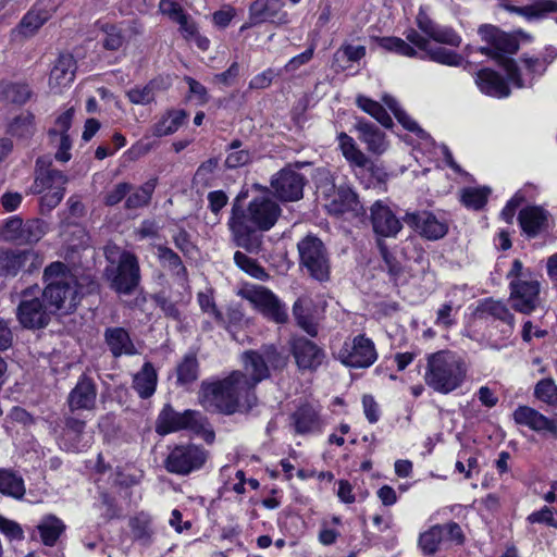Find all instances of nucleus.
I'll return each instance as SVG.
<instances>
[{
    "mask_svg": "<svg viewBox=\"0 0 557 557\" xmlns=\"http://www.w3.org/2000/svg\"><path fill=\"white\" fill-rule=\"evenodd\" d=\"M281 212L278 203L269 193L253 197L246 209L234 206L228 220L233 242L249 253H259L263 244V236L259 232L270 231Z\"/></svg>",
    "mask_w": 557,
    "mask_h": 557,
    "instance_id": "1",
    "label": "nucleus"
},
{
    "mask_svg": "<svg viewBox=\"0 0 557 557\" xmlns=\"http://www.w3.org/2000/svg\"><path fill=\"white\" fill-rule=\"evenodd\" d=\"M300 264L309 274L320 281L330 277V260L323 243L314 236H306L298 245Z\"/></svg>",
    "mask_w": 557,
    "mask_h": 557,
    "instance_id": "6",
    "label": "nucleus"
},
{
    "mask_svg": "<svg viewBox=\"0 0 557 557\" xmlns=\"http://www.w3.org/2000/svg\"><path fill=\"white\" fill-rule=\"evenodd\" d=\"M42 263L34 250H0V276H15L20 271H33Z\"/></svg>",
    "mask_w": 557,
    "mask_h": 557,
    "instance_id": "13",
    "label": "nucleus"
},
{
    "mask_svg": "<svg viewBox=\"0 0 557 557\" xmlns=\"http://www.w3.org/2000/svg\"><path fill=\"white\" fill-rule=\"evenodd\" d=\"M41 289L33 286L22 293L17 307V320L25 329H42L48 325L53 310L44 304Z\"/></svg>",
    "mask_w": 557,
    "mask_h": 557,
    "instance_id": "5",
    "label": "nucleus"
},
{
    "mask_svg": "<svg viewBox=\"0 0 557 557\" xmlns=\"http://www.w3.org/2000/svg\"><path fill=\"white\" fill-rule=\"evenodd\" d=\"M197 298L203 312L210 314L218 322L223 321L222 313L218 310L211 292H200L198 293Z\"/></svg>",
    "mask_w": 557,
    "mask_h": 557,
    "instance_id": "62",
    "label": "nucleus"
},
{
    "mask_svg": "<svg viewBox=\"0 0 557 557\" xmlns=\"http://www.w3.org/2000/svg\"><path fill=\"white\" fill-rule=\"evenodd\" d=\"M339 149L344 158L352 165L358 168H366L370 159L360 150L355 139L342 132L337 135Z\"/></svg>",
    "mask_w": 557,
    "mask_h": 557,
    "instance_id": "35",
    "label": "nucleus"
},
{
    "mask_svg": "<svg viewBox=\"0 0 557 557\" xmlns=\"http://www.w3.org/2000/svg\"><path fill=\"white\" fill-rule=\"evenodd\" d=\"M9 132L18 138H28L34 133V116L25 113L15 117L10 124Z\"/></svg>",
    "mask_w": 557,
    "mask_h": 557,
    "instance_id": "53",
    "label": "nucleus"
},
{
    "mask_svg": "<svg viewBox=\"0 0 557 557\" xmlns=\"http://www.w3.org/2000/svg\"><path fill=\"white\" fill-rule=\"evenodd\" d=\"M247 383L233 377V372L223 380L202 383L200 403L207 410L232 414L251 408L256 396L247 388Z\"/></svg>",
    "mask_w": 557,
    "mask_h": 557,
    "instance_id": "2",
    "label": "nucleus"
},
{
    "mask_svg": "<svg viewBox=\"0 0 557 557\" xmlns=\"http://www.w3.org/2000/svg\"><path fill=\"white\" fill-rule=\"evenodd\" d=\"M47 225L39 219L29 220L23 225V234L21 235V244H34L40 240L46 234Z\"/></svg>",
    "mask_w": 557,
    "mask_h": 557,
    "instance_id": "48",
    "label": "nucleus"
},
{
    "mask_svg": "<svg viewBox=\"0 0 557 557\" xmlns=\"http://www.w3.org/2000/svg\"><path fill=\"white\" fill-rule=\"evenodd\" d=\"M502 7L506 11L521 15L527 20H539L549 13L557 12V0H543L525 7H516L504 3Z\"/></svg>",
    "mask_w": 557,
    "mask_h": 557,
    "instance_id": "30",
    "label": "nucleus"
},
{
    "mask_svg": "<svg viewBox=\"0 0 557 557\" xmlns=\"http://www.w3.org/2000/svg\"><path fill=\"white\" fill-rule=\"evenodd\" d=\"M64 190L65 186L40 193L42 195L40 199L41 211H51L53 208H55L63 199Z\"/></svg>",
    "mask_w": 557,
    "mask_h": 557,
    "instance_id": "63",
    "label": "nucleus"
},
{
    "mask_svg": "<svg viewBox=\"0 0 557 557\" xmlns=\"http://www.w3.org/2000/svg\"><path fill=\"white\" fill-rule=\"evenodd\" d=\"M49 18L47 11L32 10L29 11L20 23V33L28 37L34 35Z\"/></svg>",
    "mask_w": 557,
    "mask_h": 557,
    "instance_id": "43",
    "label": "nucleus"
},
{
    "mask_svg": "<svg viewBox=\"0 0 557 557\" xmlns=\"http://www.w3.org/2000/svg\"><path fill=\"white\" fill-rule=\"evenodd\" d=\"M312 302L307 297H301L293 306V314L299 327L310 336L318 335V323L311 313Z\"/></svg>",
    "mask_w": 557,
    "mask_h": 557,
    "instance_id": "32",
    "label": "nucleus"
},
{
    "mask_svg": "<svg viewBox=\"0 0 557 557\" xmlns=\"http://www.w3.org/2000/svg\"><path fill=\"white\" fill-rule=\"evenodd\" d=\"M479 34L482 40L490 46L480 48L483 54L499 59L503 53L515 54L519 49L517 38L496 26L483 25L479 28Z\"/></svg>",
    "mask_w": 557,
    "mask_h": 557,
    "instance_id": "12",
    "label": "nucleus"
},
{
    "mask_svg": "<svg viewBox=\"0 0 557 557\" xmlns=\"http://www.w3.org/2000/svg\"><path fill=\"white\" fill-rule=\"evenodd\" d=\"M156 188V180H149L140 187L135 189L126 199L125 207L127 209H138L147 206L152 197Z\"/></svg>",
    "mask_w": 557,
    "mask_h": 557,
    "instance_id": "42",
    "label": "nucleus"
},
{
    "mask_svg": "<svg viewBox=\"0 0 557 557\" xmlns=\"http://www.w3.org/2000/svg\"><path fill=\"white\" fill-rule=\"evenodd\" d=\"M490 193L487 187H468L461 191V201L466 207L479 210L486 203Z\"/></svg>",
    "mask_w": 557,
    "mask_h": 557,
    "instance_id": "44",
    "label": "nucleus"
},
{
    "mask_svg": "<svg viewBox=\"0 0 557 557\" xmlns=\"http://www.w3.org/2000/svg\"><path fill=\"white\" fill-rule=\"evenodd\" d=\"M371 222L374 232L383 237L395 236L401 230L400 221L382 201H376L371 207Z\"/></svg>",
    "mask_w": 557,
    "mask_h": 557,
    "instance_id": "21",
    "label": "nucleus"
},
{
    "mask_svg": "<svg viewBox=\"0 0 557 557\" xmlns=\"http://www.w3.org/2000/svg\"><path fill=\"white\" fill-rule=\"evenodd\" d=\"M404 221L430 240L440 239L448 232L447 224L428 211L406 213Z\"/></svg>",
    "mask_w": 557,
    "mask_h": 557,
    "instance_id": "18",
    "label": "nucleus"
},
{
    "mask_svg": "<svg viewBox=\"0 0 557 557\" xmlns=\"http://www.w3.org/2000/svg\"><path fill=\"white\" fill-rule=\"evenodd\" d=\"M510 302L512 309L518 312L530 314L539 305L540 282L536 278L511 280Z\"/></svg>",
    "mask_w": 557,
    "mask_h": 557,
    "instance_id": "11",
    "label": "nucleus"
},
{
    "mask_svg": "<svg viewBox=\"0 0 557 557\" xmlns=\"http://www.w3.org/2000/svg\"><path fill=\"white\" fill-rule=\"evenodd\" d=\"M40 539L47 546H53L65 530V524L53 515L45 516L37 525Z\"/></svg>",
    "mask_w": 557,
    "mask_h": 557,
    "instance_id": "36",
    "label": "nucleus"
},
{
    "mask_svg": "<svg viewBox=\"0 0 557 557\" xmlns=\"http://www.w3.org/2000/svg\"><path fill=\"white\" fill-rule=\"evenodd\" d=\"M157 372L150 362H146L141 370L134 375L133 387L141 398L153 395L157 386Z\"/></svg>",
    "mask_w": 557,
    "mask_h": 557,
    "instance_id": "33",
    "label": "nucleus"
},
{
    "mask_svg": "<svg viewBox=\"0 0 557 557\" xmlns=\"http://www.w3.org/2000/svg\"><path fill=\"white\" fill-rule=\"evenodd\" d=\"M515 422L535 432L547 431L557 435V424L529 406H519L512 413Z\"/></svg>",
    "mask_w": 557,
    "mask_h": 557,
    "instance_id": "22",
    "label": "nucleus"
},
{
    "mask_svg": "<svg viewBox=\"0 0 557 557\" xmlns=\"http://www.w3.org/2000/svg\"><path fill=\"white\" fill-rule=\"evenodd\" d=\"M468 373L465 359L451 350H440L426 357L425 384L434 392L447 395L463 384Z\"/></svg>",
    "mask_w": 557,
    "mask_h": 557,
    "instance_id": "3",
    "label": "nucleus"
},
{
    "mask_svg": "<svg viewBox=\"0 0 557 557\" xmlns=\"http://www.w3.org/2000/svg\"><path fill=\"white\" fill-rule=\"evenodd\" d=\"M290 351L301 371H315L324 361V350L306 337H296L290 342Z\"/></svg>",
    "mask_w": 557,
    "mask_h": 557,
    "instance_id": "15",
    "label": "nucleus"
},
{
    "mask_svg": "<svg viewBox=\"0 0 557 557\" xmlns=\"http://www.w3.org/2000/svg\"><path fill=\"white\" fill-rule=\"evenodd\" d=\"M173 242L175 247L184 255L191 256L196 251V246L190 240V235L185 230H178L173 234Z\"/></svg>",
    "mask_w": 557,
    "mask_h": 557,
    "instance_id": "64",
    "label": "nucleus"
},
{
    "mask_svg": "<svg viewBox=\"0 0 557 557\" xmlns=\"http://www.w3.org/2000/svg\"><path fill=\"white\" fill-rule=\"evenodd\" d=\"M129 101L134 104L146 106L154 100V83L150 82L144 87H136L127 92Z\"/></svg>",
    "mask_w": 557,
    "mask_h": 557,
    "instance_id": "57",
    "label": "nucleus"
},
{
    "mask_svg": "<svg viewBox=\"0 0 557 557\" xmlns=\"http://www.w3.org/2000/svg\"><path fill=\"white\" fill-rule=\"evenodd\" d=\"M23 221L17 216L7 220L2 228V237L8 242H17L21 244V235L23 234Z\"/></svg>",
    "mask_w": 557,
    "mask_h": 557,
    "instance_id": "60",
    "label": "nucleus"
},
{
    "mask_svg": "<svg viewBox=\"0 0 557 557\" xmlns=\"http://www.w3.org/2000/svg\"><path fill=\"white\" fill-rule=\"evenodd\" d=\"M242 143L239 140H234L230 145V152L225 159V165L230 169H236L247 164L250 159V152L246 149H240Z\"/></svg>",
    "mask_w": 557,
    "mask_h": 557,
    "instance_id": "54",
    "label": "nucleus"
},
{
    "mask_svg": "<svg viewBox=\"0 0 557 557\" xmlns=\"http://www.w3.org/2000/svg\"><path fill=\"white\" fill-rule=\"evenodd\" d=\"M97 388L91 379L83 375L70 392L67 404L71 411L92 410L96 406Z\"/></svg>",
    "mask_w": 557,
    "mask_h": 557,
    "instance_id": "20",
    "label": "nucleus"
},
{
    "mask_svg": "<svg viewBox=\"0 0 557 557\" xmlns=\"http://www.w3.org/2000/svg\"><path fill=\"white\" fill-rule=\"evenodd\" d=\"M475 83L480 90L488 96L503 98L510 94L504 78L491 69H483L476 73Z\"/></svg>",
    "mask_w": 557,
    "mask_h": 557,
    "instance_id": "28",
    "label": "nucleus"
},
{
    "mask_svg": "<svg viewBox=\"0 0 557 557\" xmlns=\"http://www.w3.org/2000/svg\"><path fill=\"white\" fill-rule=\"evenodd\" d=\"M482 311L488 313L509 324L513 321V315L509 312L505 304L498 300L488 299L482 304Z\"/></svg>",
    "mask_w": 557,
    "mask_h": 557,
    "instance_id": "58",
    "label": "nucleus"
},
{
    "mask_svg": "<svg viewBox=\"0 0 557 557\" xmlns=\"http://www.w3.org/2000/svg\"><path fill=\"white\" fill-rule=\"evenodd\" d=\"M106 273L110 281V287L119 294H131L140 281L138 260L129 251H122L117 265L107 268Z\"/></svg>",
    "mask_w": 557,
    "mask_h": 557,
    "instance_id": "7",
    "label": "nucleus"
},
{
    "mask_svg": "<svg viewBox=\"0 0 557 557\" xmlns=\"http://www.w3.org/2000/svg\"><path fill=\"white\" fill-rule=\"evenodd\" d=\"M0 493L15 499L25 495V485L22 476L7 469H0Z\"/></svg>",
    "mask_w": 557,
    "mask_h": 557,
    "instance_id": "37",
    "label": "nucleus"
},
{
    "mask_svg": "<svg viewBox=\"0 0 557 557\" xmlns=\"http://www.w3.org/2000/svg\"><path fill=\"white\" fill-rule=\"evenodd\" d=\"M425 52L432 61L444 65L460 66L462 64L463 59L460 54L443 47H429Z\"/></svg>",
    "mask_w": 557,
    "mask_h": 557,
    "instance_id": "46",
    "label": "nucleus"
},
{
    "mask_svg": "<svg viewBox=\"0 0 557 557\" xmlns=\"http://www.w3.org/2000/svg\"><path fill=\"white\" fill-rule=\"evenodd\" d=\"M244 372L233 371V377L247 383V388L253 393L255 387L270 375L269 366L263 355L258 350H248L242 357Z\"/></svg>",
    "mask_w": 557,
    "mask_h": 557,
    "instance_id": "14",
    "label": "nucleus"
},
{
    "mask_svg": "<svg viewBox=\"0 0 557 557\" xmlns=\"http://www.w3.org/2000/svg\"><path fill=\"white\" fill-rule=\"evenodd\" d=\"M518 220L523 232L534 237L546 226L547 215L540 207H528L520 211Z\"/></svg>",
    "mask_w": 557,
    "mask_h": 557,
    "instance_id": "29",
    "label": "nucleus"
},
{
    "mask_svg": "<svg viewBox=\"0 0 557 557\" xmlns=\"http://www.w3.org/2000/svg\"><path fill=\"white\" fill-rule=\"evenodd\" d=\"M129 527L136 541L144 545H148L151 542L153 532L151 529V518L148 515L141 512L129 520Z\"/></svg>",
    "mask_w": 557,
    "mask_h": 557,
    "instance_id": "39",
    "label": "nucleus"
},
{
    "mask_svg": "<svg viewBox=\"0 0 557 557\" xmlns=\"http://www.w3.org/2000/svg\"><path fill=\"white\" fill-rule=\"evenodd\" d=\"M46 287L41 295L53 310L73 311L81 300L77 281L62 262H52L45 269Z\"/></svg>",
    "mask_w": 557,
    "mask_h": 557,
    "instance_id": "4",
    "label": "nucleus"
},
{
    "mask_svg": "<svg viewBox=\"0 0 557 557\" xmlns=\"http://www.w3.org/2000/svg\"><path fill=\"white\" fill-rule=\"evenodd\" d=\"M207 457V451L197 445H178L170 451L164 466L171 473L186 475L200 469Z\"/></svg>",
    "mask_w": 557,
    "mask_h": 557,
    "instance_id": "10",
    "label": "nucleus"
},
{
    "mask_svg": "<svg viewBox=\"0 0 557 557\" xmlns=\"http://www.w3.org/2000/svg\"><path fill=\"white\" fill-rule=\"evenodd\" d=\"M263 355L269 368L283 369L287 366L288 358L277 350L274 345H264L259 350Z\"/></svg>",
    "mask_w": 557,
    "mask_h": 557,
    "instance_id": "56",
    "label": "nucleus"
},
{
    "mask_svg": "<svg viewBox=\"0 0 557 557\" xmlns=\"http://www.w3.org/2000/svg\"><path fill=\"white\" fill-rule=\"evenodd\" d=\"M218 164L219 160L216 158H210L207 161L202 162L195 173V182L202 184L203 186H208L212 177V174L218 168Z\"/></svg>",
    "mask_w": 557,
    "mask_h": 557,
    "instance_id": "61",
    "label": "nucleus"
},
{
    "mask_svg": "<svg viewBox=\"0 0 557 557\" xmlns=\"http://www.w3.org/2000/svg\"><path fill=\"white\" fill-rule=\"evenodd\" d=\"M66 183L67 177L61 171L54 169L40 170L30 190L32 193H44L57 189V187H64Z\"/></svg>",
    "mask_w": 557,
    "mask_h": 557,
    "instance_id": "34",
    "label": "nucleus"
},
{
    "mask_svg": "<svg viewBox=\"0 0 557 557\" xmlns=\"http://www.w3.org/2000/svg\"><path fill=\"white\" fill-rule=\"evenodd\" d=\"M206 424L207 420L198 411L185 410L184 412H177L166 406L159 416L157 432L168 434L181 430H191L200 433L206 430Z\"/></svg>",
    "mask_w": 557,
    "mask_h": 557,
    "instance_id": "9",
    "label": "nucleus"
},
{
    "mask_svg": "<svg viewBox=\"0 0 557 557\" xmlns=\"http://www.w3.org/2000/svg\"><path fill=\"white\" fill-rule=\"evenodd\" d=\"M376 41L380 48L387 51H395L398 54L410 58L417 54V51L409 44L398 37H383Z\"/></svg>",
    "mask_w": 557,
    "mask_h": 557,
    "instance_id": "50",
    "label": "nucleus"
},
{
    "mask_svg": "<svg viewBox=\"0 0 557 557\" xmlns=\"http://www.w3.org/2000/svg\"><path fill=\"white\" fill-rule=\"evenodd\" d=\"M32 91L27 85L2 83L0 84V98L12 103H25L30 98Z\"/></svg>",
    "mask_w": 557,
    "mask_h": 557,
    "instance_id": "41",
    "label": "nucleus"
},
{
    "mask_svg": "<svg viewBox=\"0 0 557 557\" xmlns=\"http://www.w3.org/2000/svg\"><path fill=\"white\" fill-rule=\"evenodd\" d=\"M247 299L268 319L276 323H285L287 312L277 297L264 287H258L247 293Z\"/></svg>",
    "mask_w": 557,
    "mask_h": 557,
    "instance_id": "16",
    "label": "nucleus"
},
{
    "mask_svg": "<svg viewBox=\"0 0 557 557\" xmlns=\"http://www.w3.org/2000/svg\"><path fill=\"white\" fill-rule=\"evenodd\" d=\"M100 29L104 34L102 46L107 50H119L125 42L123 30L113 24H103Z\"/></svg>",
    "mask_w": 557,
    "mask_h": 557,
    "instance_id": "47",
    "label": "nucleus"
},
{
    "mask_svg": "<svg viewBox=\"0 0 557 557\" xmlns=\"http://www.w3.org/2000/svg\"><path fill=\"white\" fill-rule=\"evenodd\" d=\"M417 23L418 27L434 41L451 47H458L461 44L460 36L453 28L435 24L424 13L418 15Z\"/></svg>",
    "mask_w": 557,
    "mask_h": 557,
    "instance_id": "25",
    "label": "nucleus"
},
{
    "mask_svg": "<svg viewBox=\"0 0 557 557\" xmlns=\"http://www.w3.org/2000/svg\"><path fill=\"white\" fill-rule=\"evenodd\" d=\"M234 261L239 269H242L244 272L251 275L252 277H256L258 280H263L267 277L264 269L255 259H251L244 252L236 251L234 253Z\"/></svg>",
    "mask_w": 557,
    "mask_h": 557,
    "instance_id": "49",
    "label": "nucleus"
},
{
    "mask_svg": "<svg viewBox=\"0 0 557 557\" xmlns=\"http://www.w3.org/2000/svg\"><path fill=\"white\" fill-rule=\"evenodd\" d=\"M187 114L183 110L169 112L161 121L154 124L152 134L157 137H163L175 133L185 122Z\"/></svg>",
    "mask_w": 557,
    "mask_h": 557,
    "instance_id": "38",
    "label": "nucleus"
},
{
    "mask_svg": "<svg viewBox=\"0 0 557 557\" xmlns=\"http://www.w3.org/2000/svg\"><path fill=\"white\" fill-rule=\"evenodd\" d=\"M198 377V362L195 356H186L177 367V381L189 384Z\"/></svg>",
    "mask_w": 557,
    "mask_h": 557,
    "instance_id": "52",
    "label": "nucleus"
},
{
    "mask_svg": "<svg viewBox=\"0 0 557 557\" xmlns=\"http://www.w3.org/2000/svg\"><path fill=\"white\" fill-rule=\"evenodd\" d=\"M338 360L352 369H366L377 359L373 341L363 334L346 339L337 354Z\"/></svg>",
    "mask_w": 557,
    "mask_h": 557,
    "instance_id": "8",
    "label": "nucleus"
},
{
    "mask_svg": "<svg viewBox=\"0 0 557 557\" xmlns=\"http://www.w3.org/2000/svg\"><path fill=\"white\" fill-rule=\"evenodd\" d=\"M534 395L541 401L557 405V386L552 379L539 381L534 388Z\"/></svg>",
    "mask_w": 557,
    "mask_h": 557,
    "instance_id": "55",
    "label": "nucleus"
},
{
    "mask_svg": "<svg viewBox=\"0 0 557 557\" xmlns=\"http://www.w3.org/2000/svg\"><path fill=\"white\" fill-rule=\"evenodd\" d=\"M158 257L164 265L169 267L177 274H180L181 272H185V268L183 267L180 256L175 253L172 249L165 246H159Z\"/></svg>",
    "mask_w": 557,
    "mask_h": 557,
    "instance_id": "59",
    "label": "nucleus"
},
{
    "mask_svg": "<svg viewBox=\"0 0 557 557\" xmlns=\"http://www.w3.org/2000/svg\"><path fill=\"white\" fill-rule=\"evenodd\" d=\"M357 104L361 110L374 117L384 127H391L393 125L392 117L381 103L364 96H359L357 98Z\"/></svg>",
    "mask_w": 557,
    "mask_h": 557,
    "instance_id": "40",
    "label": "nucleus"
},
{
    "mask_svg": "<svg viewBox=\"0 0 557 557\" xmlns=\"http://www.w3.org/2000/svg\"><path fill=\"white\" fill-rule=\"evenodd\" d=\"M76 62L71 54H61L55 61L49 77V87L54 92H60L67 87L75 77Z\"/></svg>",
    "mask_w": 557,
    "mask_h": 557,
    "instance_id": "23",
    "label": "nucleus"
},
{
    "mask_svg": "<svg viewBox=\"0 0 557 557\" xmlns=\"http://www.w3.org/2000/svg\"><path fill=\"white\" fill-rule=\"evenodd\" d=\"M282 0H256L249 8V17L252 25L263 22L287 24L288 14L283 11Z\"/></svg>",
    "mask_w": 557,
    "mask_h": 557,
    "instance_id": "19",
    "label": "nucleus"
},
{
    "mask_svg": "<svg viewBox=\"0 0 557 557\" xmlns=\"http://www.w3.org/2000/svg\"><path fill=\"white\" fill-rule=\"evenodd\" d=\"M356 129L359 133L358 138L367 146L369 152L382 154L388 149L389 145L385 134L375 125L359 121L356 124Z\"/></svg>",
    "mask_w": 557,
    "mask_h": 557,
    "instance_id": "27",
    "label": "nucleus"
},
{
    "mask_svg": "<svg viewBox=\"0 0 557 557\" xmlns=\"http://www.w3.org/2000/svg\"><path fill=\"white\" fill-rule=\"evenodd\" d=\"M444 536V529L435 525L421 534L419 544L425 554L432 555L437 550L438 544Z\"/></svg>",
    "mask_w": 557,
    "mask_h": 557,
    "instance_id": "51",
    "label": "nucleus"
},
{
    "mask_svg": "<svg viewBox=\"0 0 557 557\" xmlns=\"http://www.w3.org/2000/svg\"><path fill=\"white\" fill-rule=\"evenodd\" d=\"M104 337L113 356L120 357L135 352V346L128 333L123 327L107 329Z\"/></svg>",
    "mask_w": 557,
    "mask_h": 557,
    "instance_id": "31",
    "label": "nucleus"
},
{
    "mask_svg": "<svg viewBox=\"0 0 557 557\" xmlns=\"http://www.w3.org/2000/svg\"><path fill=\"white\" fill-rule=\"evenodd\" d=\"M383 101L388 107V109L394 113V115L396 116L397 121L406 129H408L410 132H414L418 135H420L421 137H423L425 135V132L422 128L419 127L417 122L413 119H411L405 111L399 109V107L397 104V101L393 97L385 96L383 98Z\"/></svg>",
    "mask_w": 557,
    "mask_h": 557,
    "instance_id": "45",
    "label": "nucleus"
},
{
    "mask_svg": "<svg viewBox=\"0 0 557 557\" xmlns=\"http://www.w3.org/2000/svg\"><path fill=\"white\" fill-rule=\"evenodd\" d=\"M325 207L331 214L335 215L344 214L346 212L358 214L362 211V206L360 205L356 193L346 186L338 187L331 196V199Z\"/></svg>",
    "mask_w": 557,
    "mask_h": 557,
    "instance_id": "24",
    "label": "nucleus"
},
{
    "mask_svg": "<svg viewBox=\"0 0 557 557\" xmlns=\"http://www.w3.org/2000/svg\"><path fill=\"white\" fill-rule=\"evenodd\" d=\"M304 176L290 168L282 169L272 181L275 195L285 201H296L302 197Z\"/></svg>",
    "mask_w": 557,
    "mask_h": 557,
    "instance_id": "17",
    "label": "nucleus"
},
{
    "mask_svg": "<svg viewBox=\"0 0 557 557\" xmlns=\"http://www.w3.org/2000/svg\"><path fill=\"white\" fill-rule=\"evenodd\" d=\"M292 421L297 434H310L321 430L322 421L319 411L312 405L300 406L293 414Z\"/></svg>",
    "mask_w": 557,
    "mask_h": 557,
    "instance_id": "26",
    "label": "nucleus"
}]
</instances>
